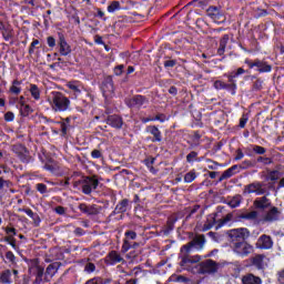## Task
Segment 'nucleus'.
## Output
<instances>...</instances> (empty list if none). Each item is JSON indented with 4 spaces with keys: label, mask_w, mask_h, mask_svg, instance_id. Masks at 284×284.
<instances>
[{
    "label": "nucleus",
    "mask_w": 284,
    "mask_h": 284,
    "mask_svg": "<svg viewBox=\"0 0 284 284\" xmlns=\"http://www.w3.org/2000/svg\"><path fill=\"white\" fill-rule=\"evenodd\" d=\"M245 63H246V65H248V68H256V65H261V63H258V62H256V60L254 61V62H252V60H250V59H246L245 60Z\"/></svg>",
    "instance_id": "58836bf2"
},
{
    "label": "nucleus",
    "mask_w": 284,
    "mask_h": 284,
    "mask_svg": "<svg viewBox=\"0 0 284 284\" xmlns=\"http://www.w3.org/2000/svg\"><path fill=\"white\" fill-rule=\"evenodd\" d=\"M47 101L53 112H68L70 110V99L59 91H52Z\"/></svg>",
    "instance_id": "f257e3e1"
},
{
    "label": "nucleus",
    "mask_w": 284,
    "mask_h": 284,
    "mask_svg": "<svg viewBox=\"0 0 284 284\" xmlns=\"http://www.w3.org/2000/svg\"><path fill=\"white\" fill-rule=\"evenodd\" d=\"M278 282H280L281 284H284V271H282V272L280 273V275H278Z\"/></svg>",
    "instance_id": "052dcab7"
},
{
    "label": "nucleus",
    "mask_w": 284,
    "mask_h": 284,
    "mask_svg": "<svg viewBox=\"0 0 284 284\" xmlns=\"http://www.w3.org/2000/svg\"><path fill=\"white\" fill-rule=\"evenodd\" d=\"M204 245H205V236L197 235L187 245H184L181 247V254H185V253L190 252L192 250V247H194L195 250H203Z\"/></svg>",
    "instance_id": "39448f33"
},
{
    "label": "nucleus",
    "mask_w": 284,
    "mask_h": 284,
    "mask_svg": "<svg viewBox=\"0 0 284 284\" xmlns=\"http://www.w3.org/2000/svg\"><path fill=\"white\" fill-rule=\"evenodd\" d=\"M105 261L108 265H116V263H121V261H123V257H121L116 251H112L108 254Z\"/></svg>",
    "instance_id": "4468645a"
},
{
    "label": "nucleus",
    "mask_w": 284,
    "mask_h": 284,
    "mask_svg": "<svg viewBox=\"0 0 284 284\" xmlns=\"http://www.w3.org/2000/svg\"><path fill=\"white\" fill-rule=\"evenodd\" d=\"M55 212L57 214L63 215L65 214V209L63 206H57Z\"/></svg>",
    "instance_id": "603ef678"
},
{
    "label": "nucleus",
    "mask_w": 284,
    "mask_h": 284,
    "mask_svg": "<svg viewBox=\"0 0 284 284\" xmlns=\"http://www.w3.org/2000/svg\"><path fill=\"white\" fill-rule=\"evenodd\" d=\"M23 212L27 214V216H30V219H34V212H32V210L28 209L23 210Z\"/></svg>",
    "instance_id": "5fc2aeb1"
},
{
    "label": "nucleus",
    "mask_w": 284,
    "mask_h": 284,
    "mask_svg": "<svg viewBox=\"0 0 284 284\" xmlns=\"http://www.w3.org/2000/svg\"><path fill=\"white\" fill-rule=\"evenodd\" d=\"M243 284H262L261 277L255 276L254 274H247L242 277Z\"/></svg>",
    "instance_id": "6ab92c4d"
},
{
    "label": "nucleus",
    "mask_w": 284,
    "mask_h": 284,
    "mask_svg": "<svg viewBox=\"0 0 284 284\" xmlns=\"http://www.w3.org/2000/svg\"><path fill=\"white\" fill-rule=\"evenodd\" d=\"M232 221V215H226L224 220L221 221V223L215 227V230H220V227H223V225H227Z\"/></svg>",
    "instance_id": "473e14b6"
},
{
    "label": "nucleus",
    "mask_w": 284,
    "mask_h": 284,
    "mask_svg": "<svg viewBox=\"0 0 284 284\" xmlns=\"http://www.w3.org/2000/svg\"><path fill=\"white\" fill-rule=\"evenodd\" d=\"M19 85H21V82L19 81H13V84L10 89V91L13 93V94H19L21 92V88H19Z\"/></svg>",
    "instance_id": "2f4dec72"
},
{
    "label": "nucleus",
    "mask_w": 284,
    "mask_h": 284,
    "mask_svg": "<svg viewBox=\"0 0 284 284\" xmlns=\"http://www.w3.org/2000/svg\"><path fill=\"white\" fill-rule=\"evenodd\" d=\"M280 187H284V178L280 181Z\"/></svg>",
    "instance_id": "774afa93"
},
{
    "label": "nucleus",
    "mask_w": 284,
    "mask_h": 284,
    "mask_svg": "<svg viewBox=\"0 0 284 284\" xmlns=\"http://www.w3.org/2000/svg\"><path fill=\"white\" fill-rule=\"evenodd\" d=\"M99 181L92 178L85 180L82 190L84 194H91L92 190H97Z\"/></svg>",
    "instance_id": "f8f14e48"
},
{
    "label": "nucleus",
    "mask_w": 284,
    "mask_h": 284,
    "mask_svg": "<svg viewBox=\"0 0 284 284\" xmlns=\"http://www.w3.org/2000/svg\"><path fill=\"white\" fill-rule=\"evenodd\" d=\"M94 270H97V266H94V264H92V263H88L84 267V271H87L88 274H92V272H94Z\"/></svg>",
    "instance_id": "e433bc0d"
},
{
    "label": "nucleus",
    "mask_w": 284,
    "mask_h": 284,
    "mask_svg": "<svg viewBox=\"0 0 284 284\" xmlns=\"http://www.w3.org/2000/svg\"><path fill=\"white\" fill-rule=\"evenodd\" d=\"M149 132L154 136L155 141H161V131L159 130V128L150 126Z\"/></svg>",
    "instance_id": "a878e982"
},
{
    "label": "nucleus",
    "mask_w": 284,
    "mask_h": 284,
    "mask_svg": "<svg viewBox=\"0 0 284 284\" xmlns=\"http://www.w3.org/2000/svg\"><path fill=\"white\" fill-rule=\"evenodd\" d=\"M227 41H230V37L224 36L221 41H220V47L222 48V50H225V45H227Z\"/></svg>",
    "instance_id": "4c0bfd02"
},
{
    "label": "nucleus",
    "mask_w": 284,
    "mask_h": 284,
    "mask_svg": "<svg viewBox=\"0 0 284 284\" xmlns=\"http://www.w3.org/2000/svg\"><path fill=\"white\" fill-rule=\"evenodd\" d=\"M47 43H48L49 48H54V45H57V40H54V38H52V37H49L47 39Z\"/></svg>",
    "instance_id": "a19ab883"
},
{
    "label": "nucleus",
    "mask_w": 284,
    "mask_h": 284,
    "mask_svg": "<svg viewBox=\"0 0 284 284\" xmlns=\"http://www.w3.org/2000/svg\"><path fill=\"white\" fill-rule=\"evenodd\" d=\"M243 197L241 195H235L232 200L229 201L230 207H239L241 205Z\"/></svg>",
    "instance_id": "bb28decb"
},
{
    "label": "nucleus",
    "mask_w": 284,
    "mask_h": 284,
    "mask_svg": "<svg viewBox=\"0 0 284 284\" xmlns=\"http://www.w3.org/2000/svg\"><path fill=\"white\" fill-rule=\"evenodd\" d=\"M280 173L278 171H271L268 173V181H278Z\"/></svg>",
    "instance_id": "72a5a7b5"
},
{
    "label": "nucleus",
    "mask_w": 284,
    "mask_h": 284,
    "mask_svg": "<svg viewBox=\"0 0 284 284\" xmlns=\"http://www.w3.org/2000/svg\"><path fill=\"white\" fill-rule=\"evenodd\" d=\"M116 10H121V2L112 1L108 7V12L113 13L116 12Z\"/></svg>",
    "instance_id": "c85d7f7f"
},
{
    "label": "nucleus",
    "mask_w": 284,
    "mask_h": 284,
    "mask_svg": "<svg viewBox=\"0 0 284 284\" xmlns=\"http://www.w3.org/2000/svg\"><path fill=\"white\" fill-rule=\"evenodd\" d=\"M233 252L237 256L245 257L254 252V247L250 245L247 242H236L233 245Z\"/></svg>",
    "instance_id": "20e7f679"
},
{
    "label": "nucleus",
    "mask_w": 284,
    "mask_h": 284,
    "mask_svg": "<svg viewBox=\"0 0 284 284\" xmlns=\"http://www.w3.org/2000/svg\"><path fill=\"white\" fill-rule=\"evenodd\" d=\"M243 156H245V155L243 154V151L237 150V151H236L235 161H241V159H243Z\"/></svg>",
    "instance_id": "3c124183"
},
{
    "label": "nucleus",
    "mask_w": 284,
    "mask_h": 284,
    "mask_svg": "<svg viewBox=\"0 0 284 284\" xmlns=\"http://www.w3.org/2000/svg\"><path fill=\"white\" fill-rule=\"evenodd\" d=\"M241 74H245V70L243 68H239L237 71H232L227 74L229 82L231 84H227L221 80H216L214 82V89L215 90H227V88H232V90H236V79L237 77H241Z\"/></svg>",
    "instance_id": "f03ea898"
},
{
    "label": "nucleus",
    "mask_w": 284,
    "mask_h": 284,
    "mask_svg": "<svg viewBox=\"0 0 284 284\" xmlns=\"http://www.w3.org/2000/svg\"><path fill=\"white\" fill-rule=\"evenodd\" d=\"M130 108H141L148 103V100L143 95H135L126 101Z\"/></svg>",
    "instance_id": "ddd939ff"
},
{
    "label": "nucleus",
    "mask_w": 284,
    "mask_h": 284,
    "mask_svg": "<svg viewBox=\"0 0 284 284\" xmlns=\"http://www.w3.org/2000/svg\"><path fill=\"white\" fill-rule=\"evenodd\" d=\"M59 267L57 266V264H50L48 267H47V276H50V278H52V276H54V274H57Z\"/></svg>",
    "instance_id": "cd10ccee"
},
{
    "label": "nucleus",
    "mask_w": 284,
    "mask_h": 284,
    "mask_svg": "<svg viewBox=\"0 0 284 284\" xmlns=\"http://www.w3.org/2000/svg\"><path fill=\"white\" fill-rule=\"evenodd\" d=\"M214 223H216V220L214 219V215H210L207 217L206 223L204 224L202 231L203 232H207V230H212V227H214Z\"/></svg>",
    "instance_id": "393cba45"
},
{
    "label": "nucleus",
    "mask_w": 284,
    "mask_h": 284,
    "mask_svg": "<svg viewBox=\"0 0 284 284\" xmlns=\"http://www.w3.org/2000/svg\"><path fill=\"white\" fill-rule=\"evenodd\" d=\"M37 190L38 192H40V194H45V192H48V186H45V184L40 183L37 184Z\"/></svg>",
    "instance_id": "f704fd0d"
},
{
    "label": "nucleus",
    "mask_w": 284,
    "mask_h": 284,
    "mask_svg": "<svg viewBox=\"0 0 284 284\" xmlns=\"http://www.w3.org/2000/svg\"><path fill=\"white\" fill-rule=\"evenodd\" d=\"M274 245V242H272V237L268 235H262L256 243V247L260 250H271V247Z\"/></svg>",
    "instance_id": "9d476101"
},
{
    "label": "nucleus",
    "mask_w": 284,
    "mask_h": 284,
    "mask_svg": "<svg viewBox=\"0 0 284 284\" xmlns=\"http://www.w3.org/2000/svg\"><path fill=\"white\" fill-rule=\"evenodd\" d=\"M169 92H170V94H176V88L171 87Z\"/></svg>",
    "instance_id": "e2e57ef3"
},
{
    "label": "nucleus",
    "mask_w": 284,
    "mask_h": 284,
    "mask_svg": "<svg viewBox=\"0 0 284 284\" xmlns=\"http://www.w3.org/2000/svg\"><path fill=\"white\" fill-rule=\"evenodd\" d=\"M207 14L209 17H211V19H213L214 21H217V19H221V17H223V14L221 13V11L219 10V8L216 7H210L207 9Z\"/></svg>",
    "instance_id": "aec40b11"
},
{
    "label": "nucleus",
    "mask_w": 284,
    "mask_h": 284,
    "mask_svg": "<svg viewBox=\"0 0 284 284\" xmlns=\"http://www.w3.org/2000/svg\"><path fill=\"white\" fill-rule=\"evenodd\" d=\"M254 152H256V154H265V148L263 146H254Z\"/></svg>",
    "instance_id": "37998d69"
},
{
    "label": "nucleus",
    "mask_w": 284,
    "mask_h": 284,
    "mask_svg": "<svg viewBox=\"0 0 284 284\" xmlns=\"http://www.w3.org/2000/svg\"><path fill=\"white\" fill-rule=\"evenodd\" d=\"M272 203L270 202L268 199H266L265 196L263 197H257L254 201V206L256 207V210H267V207H270Z\"/></svg>",
    "instance_id": "dca6fc26"
},
{
    "label": "nucleus",
    "mask_w": 284,
    "mask_h": 284,
    "mask_svg": "<svg viewBox=\"0 0 284 284\" xmlns=\"http://www.w3.org/2000/svg\"><path fill=\"white\" fill-rule=\"evenodd\" d=\"M267 261L268 260L265 257V255H256L253 257V265H255L257 270H263L265 266H267Z\"/></svg>",
    "instance_id": "f3484780"
},
{
    "label": "nucleus",
    "mask_w": 284,
    "mask_h": 284,
    "mask_svg": "<svg viewBox=\"0 0 284 284\" xmlns=\"http://www.w3.org/2000/svg\"><path fill=\"white\" fill-rule=\"evenodd\" d=\"M262 221L265 223H272V221H278V209L273 207L263 217Z\"/></svg>",
    "instance_id": "2eb2a0df"
},
{
    "label": "nucleus",
    "mask_w": 284,
    "mask_h": 284,
    "mask_svg": "<svg viewBox=\"0 0 284 284\" xmlns=\"http://www.w3.org/2000/svg\"><path fill=\"white\" fill-rule=\"evenodd\" d=\"M59 52L61 57H68V54H71L72 52V48L68 44V41H65L63 36H60L59 39Z\"/></svg>",
    "instance_id": "9b49d317"
},
{
    "label": "nucleus",
    "mask_w": 284,
    "mask_h": 284,
    "mask_svg": "<svg viewBox=\"0 0 284 284\" xmlns=\"http://www.w3.org/2000/svg\"><path fill=\"white\" fill-rule=\"evenodd\" d=\"M79 210L81 212H84V214H90V207L88 205H85V204H80L79 205Z\"/></svg>",
    "instance_id": "79ce46f5"
},
{
    "label": "nucleus",
    "mask_w": 284,
    "mask_h": 284,
    "mask_svg": "<svg viewBox=\"0 0 284 284\" xmlns=\"http://www.w3.org/2000/svg\"><path fill=\"white\" fill-rule=\"evenodd\" d=\"M256 63H260L255 65V68H257V72H272V65L266 64L261 60H256Z\"/></svg>",
    "instance_id": "b1692460"
},
{
    "label": "nucleus",
    "mask_w": 284,
    "mask_h": 284,
    "mask_svg": "<svg viewBox=\"0 0 284 284\" xmlns=\"http://www.w3.org/2000/svg\"><path fill=\"white\" fill-rule=\"evenodd\" d=\"M101 91L104 99H111V97H114V83L112 82V78L104 79L101 85Z\"/></svg>",
    "instance_id": "0eeeda50"
},
{
    "label": "nucleus",
    "mask_w": 284,
    "mask_h": 284,
    "mask_svg": "<svg viewBox=\"0 0 284 284\" xmlns=\"http://www.w3.org/2000/svg\"><path fill=\"white\" fill-rule=\"evenodd\" d=\"M67 88H69V90H72V92H74L75 94H81V91L83 90L81 83L77 81L67 83Z\"/></svg>",
    "instance_id": "4be33fe9"
},
{
    "label": "nucleus",
    "mask_w": 284,
    "mask_h": 284,
    "mask_svg": "<svg viewBox=\"0 0 284 284\" xmlns=\"http://www.w3.org/2000/svg\"><path fill=\"white\" fill-rule=\"evenodd\" d=\"M37 45H39V40H33L31 43V49L29 50V52H33V48H37Z\"/></svg>",
    "instance_id": "4d7b16f0"
},
{
    "label": "nucleus",
    "mask_w": 284,
    "mask_h": 284,
    "mask_svg": "<svg viewBox=\"0 0 284 284\" xmlns=\"http://www.w3.org/2000/svg\"><path fill=\"white\" fill-rule=\"evenodd\" d=\"M6 185H8V181L0 178V190H3V187H6Z\"/></svg>",
    "instance_id": "13d9d810"
},
{
    "label": "nucleus",
    "mask_w": 284,
    "mask_h": 284,
    "mask_svg": "<svg viewBox=\"0 0 284 284\" xmlns=\"http://www.w3.org/2000/svg\"><path fill=\"white\" fill-rule=\"evenodd\" d=\"M216 265V263H214V261H212V260H207L206 262H205V266L206 267H214Z\"/></svg>",
    "instance_id": "6e6d98bb"
},
{
    "label": "nucleus",
    "mask_w": 284,
    "mask_h": 284,
    "mask_svg": "<svg viewBox=\"0 0 284 284\" xmlns=\"http://www.w3.org/2000/svg\"><path fill=\"white\" fill-rule=\"evenodd\" d=\"M210 179H216V172H210Z\"/></svg>",
    "instance_id": "338daca9"
},
{
    "label": "nucleus",
    "mask_w": 284,
    "mask_h": 284,
    "mask_svg": "<svg viewBox=\"0 0 284 284\" xmlns=\"http://www.w3.org/2000/svg\"><path fill=\"white\" fill-rule=\"evenodd\" d=\"M258 212L256 211H251L248 213H244L242 215V219H246L247 221H254V219H257Z\"/></svg>",
    "instance_id": "c756f323"
},
{
    "label": "nucleus",
    "mask_w": 284,
    "mask_h": 284,
    "mask_svg": "<svg viewBox=\"0 0 284 284\" xmlns=\"http://www.w3.org/2000/svg\"><path fill=\"white\" fill-rule=\"evenodd\" d=\"M231 243H245L246 239H250V231L247 229H233L227 232Z\"/></svg>",
    "instance_id": "7ed1b4c3"
},
{
    "label": "nucleus",
    "mask_w": 284,
    "mask_h": 284,
    "mask_svg": "<svg viewBox=\"0 0 284 284\" xmlns=\"http://www.w3.org/2000/svg\"><path fill=\"white\" fill-rule=\"evenodd\" d=\"M196 156H197L196 152H191V153H189V154L186 155V161H187L189 163H192V161H194V159H196Z\"/></svg>",
    "instance_id": "ea45409f"
},
{
    "label": "nucleus",
    "mask_w": 284,
    "mask_h": 284,
    "mask_svg": "<svg viewBox=\"0 0 284 284\" xmlns=\"http://www.w3.org/2000/svg\"><path fill=\"white\" fill-rule=\"evenodd\" d=\"M244 194H256L261 196V194H265V189H263V185L258 182L252 183L245 186Z\"/></svg>",
    "instance_id": "6e6552de"
},
{
    "label": "nucleus",
    "mask_w": 284,
    "mask_h": 284,
    "mask_svg": "<svg viewBox=\"0 0 284 284\" xmlns=\"http://www.w3.org/2000/svg\"><path fill=\"white\" fill-rule=\"evenodd\" d=\"M91 156L93 159H101V151H99V150L92 151Z\"/></svg>",
    "instance_id": "09e8293b"
},
{
    "label": "nucleus",
    "mask_w": 284,
    "mask_h": 284,
    "mask_svg": "<svg viewBox=\"0 0 284 284\" xmlns=\"http://www.w3.org/2000/svg\"><path fill=\"white\" fill-rule=\"evenodd\" d=\"M29 272L36 275V283L40 284L43 281V267L39 265L37 260L30 261Z\"/></svg>",
    "instance_id": "423d86ee"
},
{
    "label": "nucleus",
    "mask_w": 284,
    "mask_h": 284,
    "mask_svg": "<svg viewBox=\"0 0 284 284\" xmlns=\"http://www.w3.org/2000/svg\"><path fill=\"white\" fill-rule=\"evenodd\" d=\"M3 39L4 41H10L12 39V33L10 31H3Z\"/></svg>",
    "instance_id": "de8ad7c7"
},
{
    "label": "nucleus",
    "mask_w": 284,
    "mask_h": 284,
    "mask_svg": "<svg viewBox=\"0 0 284 284\" xmlns=\"http://www.w3.org/2000/svg\"><path fill=\"white\" fill-rule=\"evenodd\" d=\"M165 68H174L176 65V61L169 60L164 62Z\"/></svg>",
    "instance_id": "a18cd8bd"
},
{
    "label": "nucleus",
    "mask_w": 284,
    "mask_h": 284,
    "mask_svg": "<svg viewBox=\"0 0 284 284\" xmlns=\"http://www.w3.org/2000/svg\"><path fill=\"white\" fill-rule=\"evenodd\" d=\"M125 207H128V200H124L120 203V210L125 212Z\"/></svg>",
    "instance_id": "864d4df0"
},
{
    "label": "nucleus",
    "mask_w": 284,
    "mask_h": 284,
    "mask_svg": "<svg viewBox=\"0 0 284 284\" xmlns=\"http://www.w3.org/2000/svg\"><path fill=\"white\" fill-rule=\"evenodd\" d=\"M0 282L3 284H12V273L10 270H6L0 274Z\"/></svg>",
    "instance_id": "412c9836"
},
{
    "label": "nucleus",
    "mask_w": 284,
    "mask_h": 284,
    "mask_svg": "<svg viewBox=\"0 0 284 284\" xmlns=\"http://www.w3.org/2000/svg\"><path fill=\"white\" fill-rule=\"evenodd\" d=\"M62 128V133L65 134V132H68V128L65 126V124H61Z\"/></svg>",
    "instance_id": "0e129e2a"
},
{
    "label": "nucleus",
    "mask_w": 284,
    "mask_h": 284,
    "mask_svg": "<svg viewBox=\"0 0 284 284\" xmlns=\"http://www.w3.org/2000/svg\"><path fill=\"white\" fill-rule=\"evenodd\" d=\"M132 72H134V67H129L128 68V74H132Z\"/></svg>",
    "instance_id": "69168bd1"
},
{
    "label": "nucleus",
    "mask_w": 284,
    "mask_h": 284,
    "mask_svg": "<svg viewBox=\"0 0 284 284\" xmlns=\"http://www.w3.org/2000/svg\"><path fill=\"white\" fill-rule=\"evenodd\" d=\"M29 92L32 99H34L36 101H39V99H41V90H39V87H37V84H31Z\"/></svg>",
    "instance_id": "5701e85b"
},
{
    "label": "nucleus",
    "mask_w": 284,
    "mask_h": 284,
    "mask_svg": "<svg viewBox=\"0 0 284 284\" xmlns=\"http://www.w3.org/2000/svg\"><path fill=\"white\" fill-rule=\"evenodd\" d=\"M196 179V172L195 171H190L184 175V182L185 183H192Z\"/></svg>",
    "instance_id": "7c9ffc66"
},
{
    "label": "nucleus",
    "mask_w": 284,
    "mask_h": 284,
    "mask_svg": "<svg viewBox=\"0 0 284 284\" xmlns=\"http://www.w3.org/2000/svg\"><path fill=\"white\" fill-rule=\"evenodd\" d=\"M6 258H7V261H9V263L14 264V261H16L17 257L14 256V253L9 251L6 254Z\"/></svg>",
    "instance_id": "c9c22d12"
},
{
    "label": "nucleus",
    "mask_w": 284,
    "mask_h": 284,
    "mask_svg": "<svg viewBox=\"0 0 284 284\" xmlns=\"http://www.w3.org/2000/svg\"><path fill=\"white\" fill-rule=\"evenodd\" d=\"M235 169V166L233 169H229L226 172H225V176H232V171Z\"/></svg>",
    "instance_id": "680f3d73"
},
{
    "label": "nucleus",
    "mask_w": 284,
    "mask_h": 284,
    "mask_svg": "<svg viewBox=\"0 0 284 284\" xmlns=\"http://www.w3.org/2000/svg\"><path fill=\"white\" fill-rule=\"evenodd\" d=\"M247 123V119H245V118H242L241 120H240V128H245V124Z\"/></svg>",
    "instance_id": "bf43d9fd"
},
{
    "label": "nucleus",
    "mask_w": 284,
    "mask_h": 284,
    "mask_svg": "<svg viewBox=\"0 0 284 284\" xmlns=\"http://www.w3.org/2000/svg\"><path fill=\"white\" fill-rule=\"evenodd\" d=\"M114 73L119 77L123 74V65H119L114 69Z\"/></svg>",
    "instance_id": "8fccbe9b"
},
{
    "label": "nucleus",
    "mask_w": 284,
    "mask_h": 284,
    "mask_svg": "<svg viewBox=\"0 0 284 284\" xmlns=\"http://www.w3.org/2000/svg\"><path fill=\"white\" fill-rule=\"evenodd\" d=\"M108 125H111V128H122L123 126V120L119 115H110L106 119Z\"/></svg>",
    "instance_id": "a211bd4d"
},
{
    "label": "nucleus",
    "mask_w": 284,
    "mask_h": 284,
    "mask_svg": "<svg viewBox=\"0 0 284 284\" xmlns=\"http://www.w3.org/2000/svg\"><path fill=\"white\" fill-rule=\"evenodd\" d=\"M201 261V256L194 255V256H183L182 261L180 262L181 267L183 270H190L191 265H194Z\"/></svg>",
    "instance_id": "1a4fd4ad"
},
{
    "label": "nucleus",
    "mask_w": 284,
    "mask_h": 284,
    "mask_svg": "<svg viewBox=\"0 0 284 284\" xmlns=\"http://www.w3.org/2000/svg\"><path fill=\"white\" fill-rule=\"evenodd\" d=\"M125 236L129 237L131 241H134V239H136V233L129 231L125 233Z\"/></svg>",
    "instance_id": "49530a36"
},
{
    "label": "nucleus",
    "mask_w": 284,
    "mask_h": 284,
    "mask_svg": "<svg viewBox=\"0 0 284 284\" xmlns=\"http://www.w3.org/2000/svg\"><path fill=\"white\" fill-rule=\"evenodd\" d=\"M4 119H6V121H14V113H12V112H7V113L4 114Z\"/></svg>",
    "instance_id": "c03bdc74"
}]
</instances>
